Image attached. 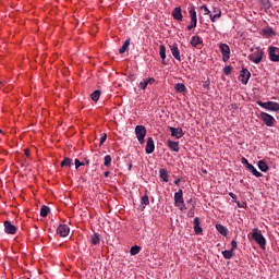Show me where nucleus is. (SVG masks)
I'll return each instance as SVG.
<instances>
[{"instance_id": "f257e3e1", "label": "nucleus", "mask_w": 279, "mask_h": 279, "mask_svg": "<svg viewBox=\"0 0 279 279\" xmlns=\"http://www.w3.org/2000/svg\"><path fill=\"white\" fill-rule=\"evenodd\" d=\"M263 58H265V51H263L260 47L252 49V53L248 54V60L254 64H260V62H263Z\"/></svg>"}, {"instance_id": "f03ea898", "label": "nucleus", "mask_w": 279, "mask_h": 279, "mask_svg": "<svg viewBox=\"0 0 279 279\" xmlns=\"http://www.w3.org/2000/svg\"><path fill=\"white\" fill-rule=\"evenodd\" d=\"M257 106L264 108V110H268V112H279V104L276 101H266L257 100Z\"/></svg>"}, {"instance_id": "7ed1b4c3", "label": "nucleus", "mask_w": 279, "mask_h": 279, "mask_svg": "<svg viewBox=\"0 0 279 279\" xmlns=\"http://www.w3.org/2000/svg\"><path fill=\"white\" fill-rule=\"evenodd\" d=\"M135 134H136V138H137L140 145H144L145 136H147V129L145 128V125H136Z\"/></svg>"}, {"instance_id": "20e7f679", "label": "nucleus", "mask_w": 279, "mask_h": 279, "mask_svg": "<svg viewBox=\"0 0 279 279\" xmlns=\"http://www.w3.org/2000/svg\"><path fill=\"white\" fill-rule=\"evenodd\" d=\"M252 239L253 241L257 242L259 247H265V245L267 244V240H265V236L257 228L253 229Z\"/></svg>"}, {"instance_id": "39448f33", "label": "nucleus", "mask_w": 279, "mask_h": 279, "mask_svg": "<svg viewBox=\"0 0 279 279\" xmlns=\"http://www.w3.org/2000/svg\"><path fill=\"white\" fill-rule=\"evenodd\" d=\"M259 119L267 125V128H274L276 124V118H274L271 114L267 112H260Z\"/></svg>"}, {"instance_id": "423d86ee", "label": "nucleus", "mask_w": 279, "mask_h": 279, "mask_svg": "<svg viewBox=\"0 0 279 279\" xmlns=\"http://www.w3.org/2000/svg\"><path fill=\"white\" fill-rule=\"evenodd\" d=\"M191 22L190 25H187L186 29L191 32V29H194V27H197V12L195 11V7H191L189 10Z\"/></svg>"}, {"instance_id": "0eeeda50", "label": "nucleus", "mask_w": 279, "mask_h": 279, "mask_svg": "<svg viewBox=\"0 0 279 279\" xmlns=\"http://www.w3.org/2000/svg\"><path fill=\"white\" fill-rule=\"evenodd\" d=\"M219 49L222 53V61L228 62L230 60V46L228 44H220Z\"/></svg>"}, {"instance_id": "6e6552de", "label": "nucleus", "mask_w": 279, "mask_h": 279, "mask_svg": "<svg viewBox=\"0 0 279 279\" xmlns=\"http://www.w3.org/2000/svg\"><path fill=\"white\" fill-rule=\"evenodd\" d=\"M268 56H269V60L271 62H279V48L278 47H274V46H270L268 48Z\"/></svg>"}, {"instance_id": "1a4fd4ad", "label": "nucleus", "mask_w": 279, "mask_h": 279, "mask_svg": "<svg viewBox=\"0 0 279 279\" xmlns=\"http://www.w3.org/2000/svg\"><path fill=\"white\" fill-rule=\"evenodd\" d=\"M250 77H252V73H250V70L242 69L239 76L241 84H247V82H250Z\"/></svg>"}, {"instance_id": "9d476101", "label": "nucleus", "mask_w": 279, "mask_h": 279, "mask_svg": "<svg viewBox=\"0 0 279 279\" xmlns=\"http://www.w3.org/2000/svg\"><path fill=\"white\" fill-rule=\"evenodd\" d=\"M171 16L174 21L182 22V20L184 19V15H182V7L174 8L171 12Z\"/></svg>"}, {"instance_id": "9b49d317", "label": "nucleus", "mask_w": 279, "mask_h": 279, "mask_svg": "<svg viewBox=\"0 0 279 279\" xmlns=\"http://www.w3.org/2000/svg\"><path fill=\"white\" fill-rule=\"evenodd\" d=\"M3 226H4V232L7 234H16V226L12 225L10 220H5Z\"/></svg>"}, {"instance_id": "f8f14e48", "label": "nucleus", "mask_w": 279, "mask_h": 279, "mask_svg": "<svg viewBox=\"0 0 279 279\" xmlns=\"http://www.w3.org/2000/svg\"><path fill=\"white\" fill-rule=\"evenodd\" d=\"M69 232H71V229L66 225H59V227L57 228V234L59 236H69Z\"/></svg>"}, {"instance_id": "ddd939ff", "label": "nucleus", "mask_w": 279, "mask_h": 279, "mask_svg": "<svg viewBox=\"0 0 279 279\" xmlns=\"http://www.w3.org/2000/svg\"><path fill=\"white\" fill-rule=\"evenodd\" d=\"M184 192L179 190L174 193V206L180 207L181 204H184Z\"/></svg>"}, {"instance_id": "4468645a", "label": "nucleus", "mask_w": 279, "mask_h": 279, "mask_svg": "<svg viewBox=\"0 0 279 279\" xmlns=\"http://www.w3.org/2000/svg\"><path fill=\"white\" fill-rule=\"evenodd\" d=\"M209 19L211 23H217L219 19H221V9L220 8H214L213 13L209 14Z\"/></svg>"}, {"instance_id": "2eb2a0df", "label": "nucleus", "mask_w": 279, "mask_h": 279, "mask_svg": "<svg viewBox=\"0 0 279 279\" xmlns=\"http://www.w3.org/2000/svg\"><path fill=\"white\" fill-rule=\"evenodd\" d=\"M169 131L171 132V136L174 138H182V136H184V131L182 128L169 126Z\"/></svg>"}, {"instance_id": "dca6fc26", "label": "nucleus", "mask_w": 279, "mask_h": 279, "mask_svg": "<svg viewBox=\"0 0 279 279\" xmlns=\"http://www.w3.org/2000/svg\"><path fill=\"white\" fill-rule=\"evenodd\" d=\"M170 51L173 58L178 60V62H182V57H180V49L178 48V44L170 45Z\"/></svg>"}, {"instance_id": "f3484780", "label": "nucleus", "mask_w": 279, "mask_h": 279, "mask_svg": "<svg viewBox=\"0 0 279 279\" xmlns=\"http://www.w3.org/2000/svg\"><path fill=\"white\" fill-rule=\"evenodd\" d=\"M155 83H156V78L155 77H150L148 80H144V81L140 82L138 88L141 90H145L148 85L151 86V84H155Z\"/></svg>"}, {"instance_id": "a211bd4d", "label": "nucleus", "mask_w": 279, "mask_h": 279, "mask_svg": "<svg viewBox=\"0 0 279 279\" xmlns=\"http://www.w3.org/2000/svg\"><path fill=\"white\" fill-rule=\"evenodd\" d=\"M154 149H156V145L154 144V137H148L146 142L145 151L146 154H154Z\"/></svg>"}, {"instance_id": "6ab92c4d", "label": "nucleus", "mask_w": 279, "mask_h": 279, "mask_svg": "<svg viewBox=\"0 0 279 279\" xmlns=\"http://www.w3.org/2000/svg\"><path fill=\"white\" fill-rule=\"evenodd\" d=\"M167 145L171 151H180V142H173L171 140L167 141Z\"/></svg>"}, {"instance_id": "aec40b11", "label": "nucleus", "mask_w": 279, "mask_h": 279, "mask_svg": "<svg viewBox=\"0 0 279 279\" xmlns=\"http://www.w3.org/2000/svg\"><path fill=\"white\" fill-rule=\"evenodd\" d=\"M159 56L162 60V64H167V62H165V60H167V47H165V45L159 46Z\"/></svg>"}, {"instance_id": "412c9836", "label": "nucleus", "mask_w": 279, "mask_h": 279, "mask_svg": "<svg viewBox=\"0 0 279 279\" xmlns=\"http://www.w3.org/2000/svg\"><path fill=\"white\" fill-rule=\"evenodd\" d=\"M246 169L247 171L252 172L255 178H263V173L258 172V170H256L252 163H247Z\"/></svg>"}, {"instance_id": "4be33fe9", "label": "nucleus", "mask_w": 279, "mask_h": 279, "mask_svg": "<svg viewBox=\"0 0 279 279\" xmlns=\"http://www.w3.org/2000/svg\"><path fill=\"white\" fill-rule=\"evenodd\" d=\"M204 40L202 39V37L199 36H193L191 39V45L192 47H199V45H203Z\"/></svg>"}, {"instance_id": "5701e85b", "label": "nucleus", "mask_w": 279, "mask_h": 279, "mask_svg": "<svg viewBox=\"0 0 279 279\" xmlns=\"http://www.w3.org/2000/svg\"><path fill=\"white\" fill-rule=\"evenodd\" d=\"M194 232L195 234H202L203 229L199 226V217L194 218Z\"/></svg>"}, {"instance_id": "b1692460", "label": "nucleus", "mask_w": 279, "mask_h": 279, "mask_svg": "<svg viewBox=\"0 0 279 279\" xmlns=\"http://www.w3.org/2000/svg\"><path fill=\"white\" fill-rule=\"evenodd\" d=\"M257 167L259 170H262L264 173H267L269 171V166H267V162L265 160H259L257 162Z\"/></svg>"}, {"instance_id": "393cba45", "label": "nucleus", "mask_w": 279, "mask_h": 279, "mask_svg": "<svg viewBox=\"0 0 279 279\" xmlns=\"http://www.w3.org/2000/svg\"><path fill=\"white\" fill-rule=\"evenodd\" d=\"M159 177L162 179L163 182H169V172L167 171V169H159Z\"/></svg>"}, {"instance_id": "a878e982", "label": "nucleus", "mask_w": 279, "mask_h": 279, "mask_svg": "<svg viewBox=\"0 0 279 279\" xmlns=\"http://www.w3.org/2000/svg\"><path fill=\"white\" fill-rule=\"evenodd\" d=\"M216 229L218 230L219 234L222 236H228V228L222 225H216Z\"/></svg>"}, {"instance_id": "bb28decb", "label": "nucleus", "mask_w": 279, "mask_h": 279, "mask_svg": "<svg viewBox=\"0 0 279 279\" xmlns=\"http://www.w3.org/2000/svg\"><path fill=\"white\" fill-rule=\"evenodd\" d=\"M174 90L175 93H186V85H184L183 83H178L174 86Z\"/></svg>"}, {"instance_id": "cd10ccee", "label": "nucleus", "mask_w": 279, "mask_h": 279, "mask_svg": "<svg viewBox=\"0 0 279 279\" xmlns=\"http://www.w3.org/2000/svg\"><path fill=\"white\" fill-rule=\"evenodd\" d=\"M75 169L80 167H84L85 165H90V159H85L84 161H80V159L74 160Z\"/></svg>"}, {"instance_id": "c85d7f7f", "label": "nucleus", "mask_w": 279, "mask_h": 279, "mask_svg": "<svg viewBox=\"0 0 279 279\" xmlns=\"http://www.w3.org/2000/svg\"><path fill=\"white\" fill-rule=\"evenodd\" d=\"M129 48H130V39H126L122 45V47L119 49V53L121 54L125 53Z\"/></svg>"}, {"instance_id": "c756f323", "label": "nucleus", "mask_w": 279, "mask_h": 279, "mask_svg": "<svg viewBox=\"0 0 279 279\" xmlns=\"http://www.w3.org/2000/svg\"><path fill=\"white\" fill-rule=\"evenodd\" d=\"M222 256L227 260H230V258H232V256H234V251H232V250L222 251Z\"/></svg>"}, {"instance_id": "7c9ffc66", "label": "nucleus", "mask_w": 279, "mask_h": 279, "mask_svg": "<svg viewBox=\"0 0 279 279\" xmlns=\"http://www.w3.org/2000/svg\"><path fill=\"white\" fill-rule=\"evenodd\" d=\"M100 242H101V238L99 236V233H95L92 235L93 245H99Z\"/></svg>"}, {"instance_id": "2f4dec72", "label": "nucleus", "mask_w": 279, "mask_h": 279, "mask_svg": "<svg viewBox=\"0 0 279 279\" xmlns=\"http://www.w3.org/2000/svg\"><path fill=\"white\" fill-rule=\"evenodd\" d=\"M92 101H99V97H101V90L97 89L92 95Z\"/></svg>"}, {"instance_id": "473e14b6", "label": "nucleus", "mask_w": 279, "mask_h": 279, "mask_svg": "<svg viewBox=\"0 0 279 279\" xmlns=\"http://www.w3.org/2000/svg\"><path fill=\"white\" fill-rule=\"evenodd\" d=\"M73 166V159L71 158H64L62 161H61V167H72Z\"/></svg>"}, {"instance_id": "72a5a7b5", "label": "nucleus", "mask_w": 279, "mask_h": 279, "mask_svg": "<svg viewBox=\"0 0 279 279\" xmlns=\"http://www.w3.org/2000/svg\"><path fill=\"white\" fill-rule=\"evenodd\" d=\"M51 209H49V206H41L40 208V217H47V215H49Z\"/></svg>"}, {"instance_id": "f704fd0d", "label": "nucleus", "mask_w": 279, "mask_h": 279, "mask_svg": "<svg viewBox=\"0 0 279 279\" xmlns=\"http://www.w3.org/2000/svg\"><path fill=\"white\" fill-rule=\"evenodd\" d=\"M140 252H141V246L138 245H134L130 250L131 256H136V254H138Z\"/></svg>"}, {"instance_id": "c9c22d12", "label": "nucleus", "mask_w": 279, "mask_h": 279, "mask_svg": "<svg viewBox=\"0 0 279 279\" xmlns=\"http://www.w3.org/2000/svg\"><path fill=\"white\" fill-rule=\"evenodd\" d=\"M141 204L144 205V206H149V196H147V194L142 196Z\"/></svg>"}, {"instance_id": "e433bc0d", "label": "nucleus", "mask_w": 279, "mask_h": 279, "mask_svg": "<svg viewBox=\"0 0 279 279\" xmlns=\"http://www.w3.org/2000/svg\"><path fill=\"white\" fill-rule=\"evenodd\" d=\"M111 163H112V157L110 155L105 156V161H104L105 167H110Z\"/></svg>"}, {"instance_id": "4c0bfd02", "label": "nucleus", "mask_w": 279, "mask_h": 279, "mask_svg": "<svg viewBox=\"0 0 279 279\" xmlns=\"http://www.w3.org/2000/svg\"><path fill=\"white\" fill-rule=\"evenodd\" d=\"M223 73H225V75H230V73H232V66H230V65L225 66Z\"/></svg>"}, {"instance_id": "58836bf2", "label": "nucleus", "mask_w": 279, "mask_h": 279, "mask_svg": "<svg viewBox=\"0 0 279 279\" xmlns=\"http://www.w3.org/2000/svg\"><path fill=\"white\" fill-rule=\"evenodd\" d=\"M264 34L266 35V36H274V29L272 28H266V29H264Z\"/></svg>"}, {"instance_id": "ea45409f", "label": "nucleus", "mask_w": 279, "mask_h": 279, "mask_svg": "<svg viewBox=\"0 0 279 279\" xmlns=\"http://www.w3.org/2000/svg\"><path fill=\"white\" fill-rule=\"evenodd\" d=\"M262 3L264 8H267V9L271 8V2L269 0H262Z\"/></svg>"}, {"instance_id": "a19ab883", "label": "nucleus", "mask_w": 279, "mask_h": 279, "mask_svg": "<svg viewBox=\"0 0 279 279\" xmlns=\"http://www.w3.org/2000/svg\"><path fill=\"white\" fill-rule=\"evenodd\" d=\"M106 138H108V135L106 133H102L101 137H100L99 145H104V143H106Z\"/></svg>"}, {"instance_id": "79ce46f5", "label": "nucleus", "mask_w": 279, "mask_h": 279, "mask_svg": "<svg viewBox=\"0 0 279 279\" xmlns=\"http://www.w3.org/2000/svg\"><path fill=\"white\" fill-rule=\"evenodd\" d=\"M201 9H203L205 15L210 14V9H208V7H206V4L202 5Z\"/></svg>"}, {"instance_id": "37998d69", "label": "nucleus", "mask_w": 279, "mask_h": 279, "mask_svg": "<svg viewBox=\"0 0 279 279\" xmlns=\"http://www.w3.org/2000/svg\"><path fill=\"white\" fill-rule=\"evenodd\" d=\"M189 217H194L195 216V205H192V208L187 213Z\"/></svg>"}, {"instance_id": "c03bdc74", "label": "nucleus", "mask_w": 279, "mask_h": 279, "mask_svg": "<svg viewBox=\"0 0 279 279\" xmlns=\"http://www.w3.org/2000/svg\"><path fill=\"white\" fill-rule=\"evenodd\" d=\"M236 247H238V243L235 242V240H232L231 241V250H232V252H234V250H236Z\"/></svg>"}, {"instance_id": "a18cd8bd", "label": "nucleus", "mask_w": 279, "mask_h": 279, "mask_svg": "<svg viewBox=\"0 0 279 279\" xmlns=\"http://www.w3.org/2000/svg\"><path fill=\"white\" fill-rule=\"evenodd\" d=\"M241 162H242V165H245L246 168H247V165H250V161H247V159H246L245 157H243V158L241 159Z\"/></svg>"}, {"instance_id": "49530a36", "label": "nucleus", "mask_w": 279, "mask_h": 279, "mask_svg": "<svg viewBox=\"0 0 279 279\" xmlns=\"http://www.w3.org/2000/svg\"><path fill=\"white\" fill-rule=\"evenodd\" d=\"M179 208H180V210H186V205H184V202H183V204H181V205L179 206Z\"/></svg>"}, {"instance_id": "de8ad7c7", "label": "nucleus", "mask_w": 279, "mask_h": 279, "mask_svg": "<svg viewBox=\"0 0 279 279\" xmlns=\"http://www.w3.org/2000/svg\"><path fill=\"white\" fill-rule=\"evenodd\" d=\"M180 182H182V179H177V180L174 181V184L178 186V185H180Z\"/></svg>"}, {"instance_id": "09e8293b", "label": "nucleus", "mask_w": 279, "mask_h": 279, "mask_svg": "<svg viewBox=\"0 0 279 279\" xmlns=\"http://www.w3.org/2000/svg\"><path fill=\"white\" fill-rule=\"evenodd\" d=\"M229 195H230V197H232V199H236V194H234V193H229Z\"/></svg>"}, {"instance_id": "8fccbe9b", "label": "nucleus", "mask_w": 279, "mask_h": 279, "mask_svg": "<svg viewBox=\"0 0 279 279\" xmlns=\"http://www.w3.org/2000/svg\"><path fill=\"white\" fill-rule=\"evenodd\" d=\"M104 175H105V178H109L110 171H106V172L104 173Z\"/></svg>"}, {"instance_id": "3c124183", "label": "nucleus", "mask_w": 279, "mask_h": 279, "mask_svg": "<svg viewBox=\"0 0 279 279\" xmlns=\"http://www.w3.org/2000/svg\"><path fill=\"white\" fill-rule=\"evenodd\" d=\"M238 207L239 208H244L245 206H243L240 202H238Z\"/></svg>"}, {"instance_id": "603ef678", "label": "nucleus", "mask_w": 279, "mask_h": 279, "mask_svg": "<svg viewBox=\"0 0 279 279\" xmlns=\"http://www.w3.org/2000/svg\"><path fill=\"white\" fill-rule=\"evenodd\" d=\"M25 156H29V150H24Z\"/></svg>"}, {"instance_id": "864d4df0", "label": "nucleus", "mask_w": 279, "mask_h": 279, "mask_svg": "<svg viewBox=\"0 0 279 279\" xmlns=\"http://www.w3.org/2000/svg\"><path fill=\"white\" fill-rule=\"evenodd\" d=\"M193 203V198H190L189 201H187V204H192Z\"/></svg>"}, {"instance_id": "5fc2aeb1", "label": "nucleus", "mask_w": 279, "mask_h": 279, "mask_svg": "<svg viewBox=\"0 0 279 279\" xmlns=\"http://www.w3.org/2000/svg\"><path fill=\"white\" fill-rule=\"evenodd\" d=\"M206 87H208V83H205V84H204V88H206Z\"/></svg>"}, {"instance_id": "6e6d98bb", "label": "nucleus", "mask_w": 279, "mask_h": 279, "mask_svg": "<svg viewBox=\"0 0 279 279\" xmlns=\"http://www.w3.org/2000/svg\"><path fill=\"white\" fill-rule=\"evenodd\" d=\"M0 134H1V130H0Z\"/></svg>"}]
</instances>
